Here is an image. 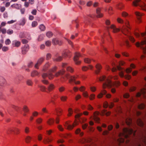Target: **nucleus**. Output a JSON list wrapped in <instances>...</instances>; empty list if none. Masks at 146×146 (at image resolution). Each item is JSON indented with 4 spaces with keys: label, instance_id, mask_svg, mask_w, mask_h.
<instances>
[{
    "label": "nucleus",
    "instance_id": "obj_48",
    "mask_svg": "<svg viewBox=\"0 0 146 146\" xmlns=\"http://www.w3.org/2000/svg\"><path fill=\"white\" fill-rule=\"evenodd\" d=\"M23 109V110L25 112H27L29 111L28 107L27 106H24Z\"/></svg>",
    "mask_w": 146,
    "mask_h": 146
},
{
    "label": "nucleus",
    "instance_id": "obj_14",
    "mask_svg": "<svg viewBox=\"0 0 146 146\" xmlns=\"http://www.w3.org/2000/svg\"><path fill=\"white\" fill-rule=\"evenodd\" d=\"M44 60V58L43 57H41L39 59L37 63L35 65V68L37 69H38V66L42 64Z\"/></svg>",
    "mask_w": 146,
    "mask_h": 146
},
{
    "label": "nucleus",
    "instance_id": "obj_37",
    "mask_svg": "<svg viewBox=\"0 0 146 146\" xmlns=\"http://www.w3.org/2000/svg\"><path fill=\"white\" fill-rule=\"evenodd\" d=\"M39 74V73L36 70H34L31 73V76L32 77H34L38 76Z\"/></svg>",
    "mask_w": 146,
    "mask_h": 146
},
{
    "label": "nucleus",
    "instance_id": "obj_10",
    "mask_svg": "<svg viewBox=\"0 0 146 146\" xmlns=\"http://www.w3.org/2000/svg\"><path fill=\"white\" fill-rule=\"evenodd\" d=\"M24 77L21 75L17 76L15 78L14 82L15 84H18L20 83L21 81L23 79Z\"/></svg>",
    "mask_w": 146,
    "mask_h": 146
},
{
    "label": "nucleus",
    "instance_id": "obj_34",
    "mask_svg": "<svg viewBox=\"0 0 146 146\" xmlns=\"http://www.w3.org/2000/svg\"><path fill=\"white\" fill-rule=\"evenodd\" d=\"M6 82L5 79L3 77L0 76V83L1 84L4 85Z\"/></svg>",
    "mask_w": 146,
    "mask_h": 146
},
{
    "label": "nucleus",
    "instance_id": "obj_59",
    "mask_svg": "<svg viewBox=\"0 0 146 146\" xmlns=\"http://www.w3.org/2000/svg\"><path fill=\"white\" fill-rule=\"evenodd\" d=\"M65 89V88L63 86H61L58 88V90L59 92H61L64 91Z\"/></svg>",
    "mask_w": 146,
    "mask_h": 146
},
{
    "label": "nucleus",
    "instance_id": "obj_4",
    "mask_svg": "<svg viewBox=\"0 0 146 146\" xmlns=\"http://www.w3.org/2000/svg\"><path fill=\"white\" fill-rule=\"evenodd\" d=\"M132 4L134 6H139L141 9L146 11V5L141 0H135L133 2Z\"/></svg>",
    "mask_w": 146,
    "mask_h": 146
},
{
    "label": "nucleus",
    "instance_id": "obj_7",
    "mask_svg": "<svg viewBox=\"0 0 146 146\" xmlns=\"http://www.w3.org/2000/svg\"><path fill=\"white\" fill-rule=\"evenodd\" d=\"M125 63V62L124 61L122 60L120 61L119 62V65L117 66V68H113L111 69V71L113 72H114L116 71L117 70H121L123 68L120 66L124 65Z\"/></svg>",
    "mask_w": 146,
    "mask_h": 146
},
{
    "label": "nucleus",
    "instance_id": "obj_33",
    "mask_svg": "<svg viewBox=\"0 0 146 146\" xmlns=\"http://www.w3.org/2000/svg\"><path fill=\"white\" fill-rule=\"evenodd\" d=\"M57 114L58 116H60L62 115V110L60 108H59L56 110Z\"/></svg>",
    "mask_w": 146,
    "mask_h": 146
},
{
    "label": "nucleus",
    "instance_id": "obj_24",
    "mask_svg": "<svg viewBox=\"0 0 146 146\" xmlns=\"http://www.w3.org/2000/svg\"><path fill=\"white\" fill-rule=\"evenodd\" d=\"M82 115V113H78L75 116V118L76 119H79L80 118L82 120L83 122H84L87 121V119L85 118H80V117Z\"/></svg>",
    "mask_w": 146,
    "mask_h": 146
},
{
    "label": "nucleus",
    "instance_id": "obj_32",
    "mask_svg": "<svg viewBox=\"0 0 146 146\" xmlns=\"http://www.w3.org/2000/svg\"><path fill=\"white\" fill-rule=\"evenodd\" d=\"M137 122L138 125L141 127H143L144 125V124L142 120L139 119L137 120Z\"/></svg>",
    "mask_w": 146,
    "mask_h": 146
},
{
    "label": "nucleus",
    "instance_id": "obj_57",
    "mask_svg": "<svg viewBox=\"0 0 146 146\" xmlns=\"http://www.w3.org/2000/svg\"><path fill=\"white\" fill-rule=\"evenodd\" d=\"M7 32L8 34L11 35L13 34V30L9 29L7 30Z\"/></svg>",
    "mask_w": 146,
    "mask_h": 146
},
{
    "label": "nucleus",
    "instance_id": "obj_60",
    "mask_svg": "<svg viewBox=\"0 0 146 146\" xmlns=\"http://www.w3.org/2000/svg\"><path fill=\"white\" fill-rule=\"evenodd\" d=\"M9 48L7 46H3L2 48V50L4 52H6L9 50Z\"/></svg>",
    "mask_w": 146,
    "mask_h": 146
},
{
    "label": "nucleus",
    "instance_id": "obj_9",
    "mask_svg": "<svg viewBox=\"0 0 146 146\" xmlns=\"http://www.w3.org/2000/svg\"><path fill=\"white\" fill-rule=\"evenodd\" d=\"M139 140L140 141L137 142L136 146H141L140 144L141 141L146 145V137L145 135L142 134V136L139 138Z\"/></svg>",
    "mask_w": 146,
    "mask_h": 146
},
{
    "label": "nucleus",
    "instance_id": "obj_31",
    "mask_svg": "<svg viewBox=\"0 0 146 146\" xmlns=\"http://www.w3.org/2000/svg\"><path fill=\"white\" fill-rule=\"evenodd\" d=\"M111 113V112L110 111L107 112L106 110H103L102 112V115H106L107 116H109Z\"/></svg>",
    "mask_w": 146,
    "mask_h": 146
},
{
    "label": "nucleus",
    "instance_id": "obj_25",
    "mask_svg": "<svg viewBox=\"0 0 146 146\" xmlns=\"http://www.w3.org/2000/svg\"><path fill=\"white\" fill-rule=\"evenodd\" d=\"M82 127L83 129H85L87 128L88 130L92 131V127H91L88 126V125L87 123H85L83 124L82 125Z\"/></svg>",
    "mask_w": 146,
    "mask_h": 146
},
{
    "label": "nucleus",
    "instance_id": "obj_3",
    "mask_svg": "<svg viewBox=\"0 0 146 146\" xmlns=\"http://www.w3.org/2000/svg\"><path fill=\"white\" fill-rule=\"evenodd\" d=\"M126 25L123 26L121 30L122 32L125 35H127V33L128 34V35H127L128 38L132 42H134L135 41V40L134 38L130 35L129 33V29H130L129 27V23L128 21L126 22L125 23Z\"/></svg>",
    "mask_w": 146,
    "mask_h": 146
},
{
    "label": "nucleus",
    "instance_id": "obj_50",
    "mask_svg": "<svg viewBox=\"0 0 146 146\" xmlns=\"http://www.w3.org/2000/svg\"><path fill=\"white\" fill-rule=\"evenodd\" d=\"M68 116H71L72 115L73 112L72 109L71 108H69L68 109Z\"/></svg>",
    "mask_w": 146,
    "mask_h": 146
},
{
    "label": "nucleus",
    "instance_id": "obj_18",
    "mask_svg": "<svg viewBox=\"0 0 146 146\" xmlns=\"http://www.w3.org/2000/svg\"><path fill=\"white\" fill-rule=\"evenodd\" d=\"M135 14L137 17V19L138 22L139 23H141V18L142 16L143 15L142 13H141L138 11L135 12Z\"/></svg>",
    "mask_w": 146,
    "mask_h": 146
},
{
    "label": "nucleus",
    "instance_id": "obj_46",
    "mask_svg": "<svg viewBox=\"0 0 146 146\" xmlns=\"http://www.w3.org/2000/svg\"><path fill=\"white\" fill-rule=\"evenodd\" d=\"M52 33L50 31H48L46 33V36L49 38L51 37L52 36Z\"/></svg>",
    "mask_w": 146,
    "mask_h": 146
},
{
    "label": "nucleus",
    "instance_id": "obj_1",
    "mask_svg": "<svg viewBox=\"0 0 146 146\" xmlns=\"http://www.w3.org/2000/svg\"><path fill=\"white\" fill-rule=\"evenodd\" d=\"M97 78L100 81H105L102 85L103 88L105 89L106 87L111 88V91L113 93H114L116 92V90L114 87L118 88L121 84L120 82L119 81H116L113 83L109 79L106 78L105 76H102L100 78Z\"/></svg>",
    "mask_w": 146,
    "mask_h": 146
},
{
    "label": "nucleus",
    "instance_id": "obj_19",
    "mask_svg": "<svg viewBox=\"0 0 146 146\" xmlns=\"http://www.w3.org/2000/svg\"><path fill=\"white\" fill-rule=\"evenodd\" d=\"M12 45L13 47H18L20 46L21 42L16 40H15L12 42Z\"/></svg>",
    "mask_w": 146,
    "mask_h": 146
},
{
    "label": "nucleus",
    "instance_id": "obj_11",
    "mask_svg": "<svg viewBox=\"0 0 146 146\" xmlns=\"http://www.w3.org/2000/svg\"><path fill=\"white\" fill-rule=\"evenodd\" d=\"M81 56V55L80 53L76 52L75 53L74 60L76 64L78 65L80 64V61H78V60L79 57Z\"/></svg>",
    "mask_w": 146,
    "mask_h": 146
},
{
    "label": "nucleus",
    "instance_id": "obj_55",
    "mask_svg": "<svg viewBox=\"0 0 146 146\" xmlns=\"http://www.w3.org/2000/svg\"><path fill=\"white\" fill-rule=\"evenodd\" d=\"M46 60H47L50 59L51 57V55L50 53H48L46 55Z\"/></svg>",
    "mask_w": 146,
    "mask_h": 146
},
{
    "label": "nucleus",
    "instance_id": "obj_54",
    "mask_svg": "<svg viewBox=\"0 0 146 146\" xmlns=\"http://www.w3.org/2000/svg\"><path fill=\"white\" fill-rule=\"evenodd\" d=\"M67 99V97L66 96H63L60 97L61 100L63 102L66 101V100Z\"/></svg>",
    "mask_w": 146,
    "mask_h": 146
},
{
    "label": "nucleus",
    "instance_id": "obj_6",
    "mask_svg": "<svg viewBox=\"0 0 146 146\" xmlns=\"http://www.w3.org/2000/svg\"><path fill=\"white\" fill-rule=\"evenodd\" d=\"M7 134H9L13 133L14 134H18L20 133L19 130L16 127L14 128L13 129H9V130H7Z\"/></svg>",
    "mask_w": 146,
    "mask_h": 146
},
{
    "label": "nucleus",
    "instance_id": "obj_17",
    "mask_svg": "<svg viewBox=\"0 0 146 146\" xmlns=\"http://www.w3.org/2000/svg\"><path fill=\"white\" fill-rule=\"evenodd\" d=\"M130 68H127L125 71L127 73H130L132 72L131 69H135L136 67L135 65L133 64L132 63L130 65Z\"/></svg>",
    "mask_w": 146,
    "mask_h": 146
},
{
    "label": "nucleus",
    "instance_id": "obj_64",
    "mask_svg": "<svg viewBox=\"0 0 146 146\" xmlns=\"http://www.w3.org/2000/svg\"><path fill=\"white\" fill-rule=\"evenodd\" d=\"M88 141L86 139L83 138L81 141V142L83 144H85L88 142Z\"/></svg>",
    "mask_w": 146,
    "mask_h": 146
},
{
    "label": "nucleus",
    "instance_id": "obj_13",
    "mask_svg": "<svg viewBox=\"0 0 146 146\" xmlns=\"http://www.w3.org/2000/svg\"><path fill=\"white\" fill-rule=\"evenodd\" d=\"M99 114V112L97 111H95L93 113V119L95 122L97 123L100 122V118L98 116Z\"/></svg>",
    "mask_w": 146,
    "mask_h": 146
},
{
    "label": "nucleus",
    "instance_id": "obj_15",
    "mask_svg": "<svg viewBox=\"0 0 146 146\" xmlns=\"http://www.w3.org/2000/svg\"><path fill=\"white\" fill-rule=\"evenodd\" d=\"M119 76L121 78L124 77L127 80H129L131 78V75L129 74H127L124 76L123 72V71H121L119 73Z\"/></svg>",
    "mask_w": 146,
    "mask_h": 146
},
{
    "label": "nucleus",
    "instance_id": "obj_21",
    "mask_svg": "<svg viewBox=\"0 0 146 146\" xmlns=\"http://www.w3.org/2000/svg\"><path fill=\"white\" fill-rule=\"evenodd\" d=\"M54 61L60 62L62 59V57L61 56H58L57 54L56 55L54 58H52Z\"/></svg>",
    "mask_w": 146,
    "mask_h": 146
},
{
    "label": "nucleus",
    "instance_id": "obj_47",
    "mask_svg": "<svg viewBox=\"0 0 146 146\" xmlns=\"http://www.w3.org/2000/svg\"><path fill=\"white\" fill-rule=\"evenodd\" d=\"M40 29L41 31H44L45 29V26L43 24L40 25L39 26Z\"/></svg>",
    "mask_w": 146,
    "mask_h": 146
},
{
    "label": "nucleus",
    "instance_id": "obj_35",
    "mask_svg": "<svg viewBox=\"0 0 146 146\" xmlns=\"http://www.w3.org/2000/svg\"><path fill=\"white\" fill-rule=\"evenodd\" d=\"M38 87L40 88V90L42 92H47L46 89V88L44 86L42 85H38Z\"/></svg>",
    "mask_w": 146,
    "mask_h": 146
},
{
    "label": "nucleus",
    "instance_id": "obj_49",
    "mask_svg": "<svg viewBox=\"0 0 146 146\" xmlns=\"http://www.w3.org/2000/svg\"><path fill=\"white\" fill-rule=\"evenodd\" d=\"M42 121V119L40 118L39 117L36 120V121L37 123L40 124L41 123Z\"/></svg>",
    "mask_w": 146,
    "mask_h": 146
},
{
    "label": "nucleus",
    "instance_id": "obj_58",
    "mask_svg": "<svg viewBox=\"0 0 146 146\" xmlns=\"http://www.w3.org/2000/svg\"><path fill=\"white\" fill-rule=\"evenodd\" d=\"M91 60L88 58H86L84 59V61L86 63H90Z\"/></svg>",
    "mask_w": 146,
    "mask_h": 146
},
{
    "label": "nucleus",
    "instance_id": "obj_30",
    "mask_svg": "<svg viewBox=\"0 0 146 146\" xmlns=\"http://www.w3.org/2000/svg\"><path fill=\"white\" fill-rule=\"evenodd\" d=\"M75 133L76 134H79L80 135L82 136L84 135V133L81 132V130L80 128L77 129L75 131Z\"/></svg>",
    "mask_w": 146,
    "mask_h": 146
},
{
    "label": "nucleus",
    "instance_id": "obj_5",
    "mask_svg": "<svg viewBox=\"0 0 146 146\" xmlns=\"http://www.w3.org/2000/svg\"><path fill=\"white\" fill-rule=\"evenodd\" d=\"M65 76L67 79H69V81L70 83L74 82L76 84H79L80 83V81H76V79L77 78V77L70 76L69 74H66Z\"/></svg>",
    "mask_w": 146,
    "mask_h": 146
},
{
    "label": "nucleus",
    "instance_id": "obj_40",
    "mask_svg": "<svg viewBox=\"0 0 146 146\" xmlns=\"http://www.w3.org/2000/svg\"><path fill=\"white\" fill-rule=\"evenodd\" d=\"M26 20L24 18H23L20 21L19 25L23 26L25 25L26 23Z\"/></svg>",
    "mask_w": 146,
    "mask_h": 146
},
{
    "label": "nucleus",
    "instance_id": "obj_41",
    "mask_svg": "<svg viewBox=\"0 0 146 146\" xmlns=\"http://www.w3.org/2000/svg\"><path fill=\"white\" fill-rule=\"evenodd\" d=\"M145 105L143 103H141L138 106V108L140 110H143L145 108Z\"/></svg>",
    "mask_w": 146,
    "mask_h": 146
},
{
    "label": "nucleus",
    "instance_id": "obj_29",
    "mask_svg": "<svg viewBox=\"0 0 146 146\" xmlns=\"http://www.w3.org/2000/svg\"><path fill=\"white\" fill-rule=\"evenodd\" d=\"M54 88V86L52 84H50L47 87V89L49 92L52 91Z\"/></svg>",
    "mask_w": 146,
    "mask_h": 146
},
{
    "label": "nucleus",
    "instance_id": "obj_36",
    "mask_svg": "<svg viewBox=\"0 0 146 146\" xmlns=\"http://www.w3.org/2000/svg\"><path fill=\"white\" fill-rule=\"evenodd\" d=\"M52 141V139L49 137H48L46 139L44 140L43 142L45 144L49 143Z\"/></svg>",
    "mask_w": 146,
    "mask_h": 146
},
{
    "label": "nucleus",
    "instance_id": "obj_28",
    "mask_svg": "<svg viewBox=\"0 0 146 146\" xmlns=\"http://www.w3.org/2000/svg\"><path fill=\"white\" fill-rule=\"evenodd\" d=\"M65 71L64 70L62 69L56 73L55 74V76L56 77H58L59 75H62L65 73Z\"/></svg>",
    "mask_w": 146,
    "mask_h": 146
},
{
    "label": "nucleus",
    "instance_id": "obj_39",
    "mask_svg": "<svg viewBox=\"0 0 146 146\" xmlns=\"http://www.w3.org/2000/svg\"><path fill=\"white\" fill-rule=\"evenodd\" d=\"M128 118L125 119V122L128 125H130L131 124L132 122V120L131 118H129L128 120H127Z\"/></svg>",
    "mask_w": 146,
    "mask_h": 146
},
{
    "label": "nucleus",
    "instance_id": "obj_51",
    "mask_svg": "<svg viewBox=\"0 0 146 146\" xmlns=\"http://www.w3.org/2000/svg\"><path fill=\"white\" fill-rule=\"evenodd\" d=\"M57 69V67L56 66H54L53 68L52 69H50L49 70V73L54 72H55L56 70Z\"/></svg>",
    "mask_w": 146,
    "mask_h": 146
},
{
    "label": "nucleus",
    "instance_id": "obj_8",
    "mask_svg": "<svg viewBox=\"0 0 146 146\" xmlns=\"http://www.w3.org/2000/svg\"><path fill=\"white\" fill-rule=\"evenodd\" d=\"M77 123H74L72 125H71L69 124L68 122H66L64 125L67 129L69 130H71L73 129V127L77 125Z\"/></svg>",
    "mask_w": 146,
    "mask_h": 146
},
{
    "label": "nucleus",
    "instance_id": "obj_22",
    "mask_svg": "<svg viewBox=\"0 0 146 146\" xmlns=\"http://www.w3.org/2000/svg\"><path fill=\"white\" fill-rule=\"evenodd\" d=\"M110 28L113 30L112 31L114 33H117L120 31L119 29L116 28L113 25H112L110 27H108V29Z\"/></svg>",
    "mask_w": 146,
    "mask_h": 146
},
{
    "label": "nucleus",
    "instance_id": "obj_56",
    "mask_svg": "<svg viewBox=\"0 0 146 146\" xmlns=\"http://www.w3.org/2000/svg\"><path fill=\"white\" fill-rule=\"evenodd\" d=\"M38 25V23L36 21H33L32 23V26L33 27H35Z\"/></svg>",
    "mask_w": 146,
    "mask_h": 146
},
{
    "label": "nucleus",
    "instance_id": "obj_53",
    "mask_svg": "<svg viewBox=\"0 0 146 146\" xmlns=\"http://www.w3.org/2000/svg\"><path fill=\"white\" fill-rule=\"evenodd\" d=\"M44 37V35H40L38 38V40L39 41H41L42 40L43 38Z\"/></svg>",
    "mask_w": 146,
    "mask_h": 146
},
{
    "label": "nucleus",
    "instance_id": "obj_43",
    "mask_svg": "<svg viewBox=\"0 0 146 146\" xmlns=\"http://www.w3.org/2000/svg\"><path fill=\"white\" fill-rule=\"evenodd\" d=\"M32 138L30 136H27L26 137L25 140L27 143H29L31 141Z\"/></svg>",
    "mask_w": 146,
    "mask_h": 146
},
{
    "label": "nucleus",
    "instance_id": "obj_45",
    "mask_svg": "<svg viewBox=\"0 0 146 146\" xmlns=\"http://www.w3.org/2000/svg\"><path fill=\"white\" fill-rule=\"evenodd\" d=\"M42 114L44 113H48V111L46 109V108L45 107L43 108L42 110Z\"/></svg>",
    "mask_w": 146,
    "mask_h": 146
},
{
    "label": "nucleus",
    "instance_id": "obj_42",
    "mask_svg": "<svg viewBox=\"0 0 146 146\" xmlns=\"http://www.w3.org/2000/svg\"><path fill=\"white\" fill-rule=\"evenodd\" d=\"M27 84L29 86H32L33 83L32 81L29 79L27 80L26 82Z\"/></svg>",
    "mask_w": 146,
    "mask_h": 146
},
{
    "label": "nucleus",
    "instance_id": "obj_61",
    "mask_svg": "<svg viewBox=\"0 0 146 146\" xmlns=\"http://www.w3.org/2000/svg\"><path fill=\"white\" fill-rule=\"evenodd\" d=\"M45 44L47 46H49L51 45V42L49 40H48L45 42Z\"/></svg>",
    "mask_w": 146,
    "mask_h": 146
},
{
    "label": "nucleus",
    "instance_id": "obj_20",
    "mask_svg": "<svg viewBox=\"0 0 146 146\" xmlns=\"http://www.w3.org/2000/svg\"><path fill=\"white\" fill-rule=\"evenodd\" d=\"M52 44L54 45L58 44L59 45H61L62 44V42L60 40H59L57 38H54L52 40Z\"/></svg>",
    "mask_w": 146,
    "mask_h": 146
},
{
    "label": "nucleus",
    "instance_id": "obj_27",
    "mask_svg": "<svg viewBox=\"0 0 146 146\" xmlns=\"http://www.w3.org/2000/svg\"><path fill=\"white\" fill-rule=\"evenodd\" d=\"M106 91L105 90H102L101 93L98 94L97 97L99 98H100L102 97L103 95L106 94Z\"/></svg>",
    "mask_w": 146,
    "mask_h": 146
},
{
    "label": "nucleus",
    "instance_id": "obj_2",
    "mask_svg": "<svg viewBox=\"0 0 146 146\" xmlns=\"http://www.w3.org/2000/svg\"><path fill=\"white\" fill-rule=\"evenodd\" d=\"M122 132H120L118 134L119 138L117 139V142L119 143H123L125 142V139H127L129 135L133 134L135 136L136 131L131 128H125L123 130Z\"/></svg>",
    "mask_w": 146,
    "mask_h": 146
},
{
    "label": "nucleus",
    "instance_id": "obj_26",
    "mask_svg": "<svg viewBox=\"0 0 146 146\" xmlns=\"http://www.w3.org/2000/svg\"><path fill=\"white\" fill-rule=\"evenodd\" d=\"M96 12L97 14V17L101 18L103 17V15L102 13H100V8H98L97 9Z\"/></svg>",
    "mask_w": 146,
    "mask_h": 146
},
{
    "label": "nucleus",
    "instance_id": "obj_16",
    "mask_svg": "<svg viewBox=\"0 0 146 146\" xmlns=\"http://www.w3.org/2000/svg\"><path fill=\"white\" fill-rule=\"evenodd\" d=\"M22 53L23 54H25L29 49V47L28 44H26L24 47L21 48Z\"/></svg>",
    "mask_w": 146,
    "mask_h": 146
},
{
    "label": "nucleus",
    "instance_id": "obj_38",
    "mask_svg": "<svg viewBox=\"0 0 146 146\" xmlns=\"http://www.w3.org/2000/svg\"><path fill=\"white\" fill-rule=\"evenodd\" d=\"M54 122V119L50 118L47 121V123L49 125H51L53 124Z\"/></svg>",
    "mask_w": 146,
    "mask_h": 146
},
{
    "label": "nucleus",
    "instance_id": "obj_23",
    "mask_svg": "<svg viewBox=\"0 0 146 146\" xmlns=\"http://www.w3.org/2000/svg\"><path fill=\"white\" fill-rule=\"evenodd\" d=\"M96 68L97 70L95 71V73L96 74H98L100 72V70L102 68V67L101 65L98 64L96 65Z\"/></svg>",
    "mask_w": 146,
    "mask_h": 146
},
{
    "label": "nucleus",
    "instance_id": "obj_62",
    "mask_svg": "<svg viewBox=\"0 0 146 146\" xmlns=\"http://www.w3.org/2000/svg\"><path fill=\"white\" fill-rule=\"evenodd\" d=\"M136 89V88L135 87L132 86L129 89V90L130 92H133L135 91Z\"/></svg>",
    "mask_w": 146,
    "mask_h": 146
},
{
    "label": "nucleus",
    "instance_id": "obj_52",
    "mask_svg": "<svg viewBox=\"0 0 146 146\" xmlns=\"http://www.w3.org/2000/svg\"><path fill=\"white\" fill-rule=\"evenodd\" d=\"M67 71L70 72H72L74 71L73 69L71 67L69 66L68 67L66 68Z\"/></svg>",
    "mask_w": 146,
    "mask_h": 146
},
{
    "label": "nucleus",
    "instance_id": "obj_12",
    "mask_svg": "<svg viewBox=\"0 0 146 146\" xmlns=\"http://www.w3.org/2000/svg\"><path fill=\"white\" fill-rule=\"evenodd\" d=\"M42 78L44 79H45L46 77H48L49 79H52L54 78V76L51 73H49L48 74H47L46 73H44L42 74Z\"/></svg>",
    "mask_w": 146,
    "mask_h": 146
},
{
    "label": "nucleus",
    "instance_id": "obj_63",
    "mask_svg": "<svg viewBox=\"0 0 146 146\" xmlns=\"http://www.w3.org/2000/svg\"><path fill=\"white\" fill-rule=\"evenodd\" d=\"M5 96L1 92H0V100L4 99Z\"/></svg>",
    "mask_w": 146,
    "mask_h": 146
},
{
    "label": "nucleus",
    "instance_id": "obj_44",
    "mask_svg": "<svg viewBox=\"0 0 146 146\" xmlns=\"http://www.w3.org/2000/svg\"><path fill=\"white\" fill-rule=\"evenodd\" d=\"M49 64H46L43 67V70L44 71H45L49 67Z\"/></svg>",
    "mask_w": 146,
    "mask_h": 146
}]
</instances>
